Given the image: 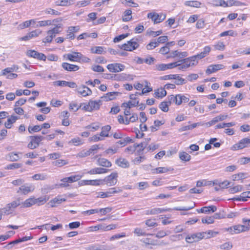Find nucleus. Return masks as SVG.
Here are the masks:
<instances>
[{"mask_svg":"<svg viewBox=\"0 0 250 250\" xmlns=\"http://www.w3.org/2000/svg\"><path fill=\"white\" fill-rule=\"evenodd\" d=\"M41 33H42V31L39 29H37V30L32 31L28 33L29 37H30V38L31 39L34 37H37Z\"/></svg>","mask_w":250,"mask_h":250,"instance_id":"nucleus-59","label":"nucleus"},{"mask_svg":"<svg viewBox=\"0 0 250 250\" xmlns=\"http://www.w3.org/2000/svg\"><path fill=\"white\" fill-rule=\"evenodd\" d=\"M185 5L190 7H199L201 5V3L198 1H187Z\"/></svg>","mask_w":250,"mask_h":250,"instance_id":"nucleus-41","label":"nucleus"},{"mask_svg":"<svg viewBox=\"0 0 250 250\" xmlns=\"http://www.w3.org/2000/svg\"><path fill=\"white\" fill-rule=\"evenodd\" d=\"M132 76L130 75H127L125 73H122L119 74H115L114 77L111 76L112 78H113L114 80L117 81H124L125 80L131 79L132 80V78H130Z\"/></svg>","mask_w":250,"mask_h":250,"instance_id":"nucleus-18","label":"nucleus"},{"mask_svg":"<svg viewBox=\"0 0 250 250\" xmlns=\"http://www.w3.org/2000/svg\"><path fill=\"white\" fill-rule=\"evenodd\" d=\"M97 162L99 165L104 167H109L112 165L110 161L103 158H99Z\"/></svg>","mask_w":250,"mask_h":250,"instance_id":"nucleus-25","label":"nucleus"},{"mask_svg":"<svg viewBox=\"0 0 250 250\" xmlns=\"http://www.w3.org/2000/svg\"><path fill=\"white\" fill-rule=\"evenodd\" d=\"M134 233L137 236H146V235H153V234H146V232H143L142 229L140 228H137L134 229Z\"/></svg>","mask_w":250,"mask_h":250,"instance_id":"nucleus-45","label":"nucleus"},{"mask_svg":"<svg viewBox=\"0 0 250 250\" xmlns=\"http://www.w3.org/2000/svg\"><path fill=\"white\" fill-rule=\"evenodd\" d=\"M39 52L34 50H29L27 51L26 54L30 57L37 59Z\"/></svg>","mask_w":250,"mask_h":250,"instance_id":"nucleus-51","label":"nucleus"},{"mask_svg":"<svg viewBox=\"0 0 250 250\" xmlns=\"http://www.w3.org/2000/svg\"><path fill=\"white\" fill-rule=\"evenodd\" d=\"M118 173L116 172H112L110 175L107 176L103 180L101 184L104 183L107 186L111 187L116 184L117 182Z\"/></svg>","mask_w":250,"mask_h":250,"instance_id":"nucleus-1","label":"nucleus"},{"mask_svg":"<svg viewBox=\"0 0 250 250\" xmlns=\"http://www.w3.org/2000/svg\"><path fill=\"white\" fill-rule=\"evenodd\" d=\"M111 129V126L109 125H106L103 126L102 128V131L100 134V135L102 137H108L109 135L108 132Z\"/></svg>","mask_w":250,"mask_h":250,"instance_id":"nucleus-34","label":"nucleus"},{"mask_svg":"<svg viewBox=\"0 0 250 250\" xmlns=\"http://www.w3.org/2000/svg\"><path fill=\"white\" fill-rule=\"evenodd\" d=\"M32 187L29 186L27 187L25 185L21 186L19 189V190L17 191V193H20V191H21L22 194L26 195L28 193L31 192V191L33 190L34 188H33L32 189H31V188Z\"/></svg>","mask_w":250,"mask_h":250,"instance_id":"nucleus-28","label":"nucleus"},{"mask_svg":"<svg viewBox=\"0 0 250 250\" xmlns=\"http://www.w3.org/2000/svg\"><path fill=\"white\" fill-rule=\"evenodd\" d=\"M32 21L34 22L33 20L26 21L20 24L18 26V28L19 29H22L28 27L31 25Z\"/></svg>","mask_w":250,"mask_h":250,"instance_id":"nucleus-43","label":"nucleus"},{"mask_svg":"<svg viewBox=\"0 0 250 250\" xmlns=\"http://www.w3.org/2000/svg\"><path fill=\"white\" fill-rule=\"evenodd\" d=\"M122 191V189L120 188H110L106 192H100L98 193L97 198H104L109 197L111 196L112 194L119 193Z\"/></svg>","mask_w":250,"mask_h":250,"instance_id":"nucleus-5","label":"nucleus"},{"mask_svg":"<svg viewBox=\"0 0 250 250\" xmlns=\"http://www.w3.org/2000/svg\"><path fill=\"white\" fill-rule=\"evenodd\" d=\"M207 232H198L191 234L192 238H193L195 242L199 241L202 239L206 237Z\"/></svg>","mask_w":250,"mask_h":250,"instance_id":"nucleus-31","label":"nucleus"},{"mask_svg":"<svg viewBox=\"0 0 250 250\" xmlns=\"http://www.w3.org/2000/svg\"><path fill=\"white\" fill-rule=\"evenodd\" d=\"M243 190V187L241 185H237L229 189V192L230 193H235Z\"/></svg>","mask_w":250,"mask_h":250,"instance_id":"nucleus-42","label":"nucleus"},{"mask_svg":"<svg viewBox=\"0 0 250 250\" xmlns=\"http://www.w3.org/2000/svg\"><path fill=\"white\" fill-rule=\"evenodd\" d=\"M147 18L151 19L154 24L163 21L166 18V14L163 13H149L147 14Z\"/></svg>","mask_w":250,"mask_h":250,"instance_id":"nucleus-3","label":"nucleus"},{"mask_svg":"<svg viewBox=\"0 0 250 250\" xmlns=\"http://www.w3.org/2000/svg\"><path fill=\"white\" fill-rule=\"evenodd\" d=\"M19 69L17 65H13L11 67H7L2 70V75H5L6 73H11L13 71H17Z\"/></svg>","mask_w":250,"mask_h":250,"instance_id":"nucleus-39","label":"nucleus"},{"mask_svg":"<svg viewBox=\"0 0 250 250\" xmlns=\"http://www.w3.org/2000/svg\"><path fill=\"white\" fill-rule=\"evenodd\" d=\"M167 94V91H166L165 87H161L160 88L158 89L155 92V97L158 98H163L166 96Z\"/></svg>","mask_w":250,"mask_h":250,"instance_id":"nucleus-30","label":"nucleus"},{"mask_svg":"<svg viewBox=\"0 0 250 250\" xmlns=\"http://www.w3.org/2000/svg\"><path fill=\"white\" fill-rule=\"evenodd\" d=\"M18 118L15 116H11L10 118L7 119L6 122L5 123V126L7 128H11L12 127V124L15 123Z\"/></svg>","mask_w":250,"mask_h":250,"instance_id":"nucleus-29","label":"nucleus"},{"mask_svg":"<svg viewBox=\"0 0 250 250\" xmlns=\"http://www.w3.org/2000/svg\"><path fill=\"white\" fill-rule=\"evenodd\" d=\"M134 39H132L130 41H128L127 43L123 44L121 48L128 51H131L137 49L139 47V44L136 41H134Z\"/></svg>","mask_w":250,"mask_h":250,"instance_id":"nucleus-7","label":"nucleus"},{"mask_svg":"<svg viewBox=\"0 0 250 250\" xmlns=\"http://www.w3.org/2000/svg\"><path fill=\"white\" fill-rule=\"evenodd\" d=\"M214 48L216 50H224L225 48V45L222 42H218L214 45Z\"/></svg>","mask_w":250,"mask_h":250,"instance_id":"nucleus-60","label":"nucleus"},{"mask_svg":"<svg viewBox=\"0 0 250 250\" xmlns=\"http://www.w3.org/2000/svg\"><path fill=\"white\" fill-rule=\"evenodd\" d=\"M80 179L79 175L71 176L69 177L64 178L61 180L63 183H73L78 181Z\"/></svg>","mask_w":250,"mask_h":250,"instance_id":"nucleus-26","label":"nucleus"},{"mask_svg":"<svg viewBox=\"0 0 250 250\" xmlns=\"http://www.w3.org/2000/svg\"><path fill=\"white\" fill-rule=\"evenodd\" d=\"M32 178L35 180H44L47 178L46 175L44 174H36Z\"/></svg>","mask_w":250,"mask_h":250,"instance_id":"nucleus-47","label":"nucleus"},{"mask_svg":"<svg viewBox=\"0 0 250 250\" xmlns=\"http://www.w3.org/2000/svg\"><path fill=\"white\" fill-rule=\"evenodd\" d=\"M72 0H57L55 2L56 5L67 6L72 4Z\"/></svg>","mask_w":250,"mask_h":250,"instance_id":"nucleus-27","label":"nucleus"},{"mask_svg":"<svg viewBox=\"0 0 250 250\" xmlns=\"http://www.w3.org/2000/svg\"><path fill=\"white\" fill-rule=\"evenodd\" d=\"M195 57H190L186 59H182L179 60V63L181 64L183 63L184 65L187 66V68L189 67L191 65H195L194 62L191 63L190 62H195L194 58Z\"/></svg>","mask_w":250,"mask_h":250,"instance_id":"nucleus-19","label":"nucleus"},{"mask_svg":"<svg viewBox=\"0 0 250 250\" xmlns=\"http://www.w3.org/2000/svg\"><path fill=\"white\" fill-rule=\"evenodd\" d=\"M68 226L70 229L78 228L80 226V222L78 221L70 223Z\"/></svg>","mask_w":250,"mask_h":250,"instance_id":"nucleus-62","label":"nucleus"},{"mask_svg":"<svg viewBox=\"0 0 250 250\" xmlns=\"http://www.w3.org/2000/svg\"><path fill=\"white\" fill-rule=\"evenodd\" d=\"M174 79L176 80L175 83L177 85H181L186 83L185 80L177 75H176V77Z\"/></svg>","mask_w":250,"mask_h":250,"instance_id":"nucleus-53","label":"nucleus"},{"mask_svg":"<svg viewBox=\"0 0 250 250\" xmlns=\"http://www.w3.org/2000/svg\"><path fill=\"white\" fill-rule=\"evenodd\" d=\"M33 205H35V202H34L33 198L31 197L21 203V207L29 208Z\"/></svg>","mask_w":250,"mask_h":250,"instance_id":"nucleus-33","label":"nucleus"},{"mask_svg":"<svg viewBox=\"0 0 250 250\" xmlns=\"http://www.w3.org/2000/svg\"><path fill=\"white\" fill-rule=\"evenodd\" d=\"M169 105L167 103V102L163 101L161 102L159 104V108L164 112H167L169 110L168 106Z\"/></svg>","mask_w":250,"mask_h":250,"instance_id":"nucleus-44","label":"nucleus"},{"mask_svg":"<svg viewBox=\"0 0 250 250\" xmlns=\"http://www.w3.org/2000/svg\"><path fill=\"white\" fill-rule=\"evenodd\" d=\"M93 71L97 72H102L104 71V68L99 65H94L92 66Z\"/></svg>","mask_w":250,"mask_h":250,"instance_id":"nucleus-58","label":"nucleus"},{"mask_svg":"<svg viewBox=\"0 0 250 250\" xmlns=\"http://www.w3.org/2000/svg\"><path fill=\"white\" fill-rule=\"evenodd\" d=\"M20 158L19 154L14 152H10L6 156V159L12 162L17 161Z\"/></svg>","mask_w":250,"mask_h":250,"instance_id":"nucleus-32","label":"nucleus"},{"mask_svg":"<svg viewBox=\"0 0 250 250\" xmlns=\"http://www.w3.org/2000/svg\"><path fill=\"white\" fill-rule=\"evenodd\" d=\"M250 144V139L245 138L239 141L237 144H235L231 147V149L233 150H237L243 149L247 147L249 144Z\"/></svg>","mask_w":250,"mask_h":250,"instance_id":"nucleus-8","label":"nucleus"},{"mask_svg":"<svg viewBox=\"0 0 250 250\" xmlns=\"http://www.w3.org/2000/svg\"><path fill=\"white\" fill-rule=\"evenodd\" d=\"M80 29L79 26H70L68 28L67 32V38L70 40H73L75 38V36L74 33L77 32Z\"/></svg>","mask_w":250,"mask_h":250,"instance_id":"nucleus-13","label":"nucleus"},{"mask_svg":"<svg viewBox=\"0 0 250 250\" xmlns=\"http://www.w3.org/2000/svg\"><path fill=\"white\" fill-rule=\"evenodd\" d=\"M102 104V101L101 100H99L98 101L90 100L89 101V105L90 106V108H91L90 109V112L93 110H98Z\"/></svg>","mask_w":250,"mask_h":250,"instance_id":"nucleus-15","label":"nucleus"},{"mask_svg":"<svg viewBox=\"0 0 250 250\" xmlns=\"http://www.w3.org/2000/svg\"><path fill=\"white\" fill-rule=\"evenodd\" d=\"M171 208H152L150 210H146V215L151 214H158L159 213L166 212V211H168L171 210Z\"/></svg>","mask_w":250,"mask_h":250,"instance_id":"nucleus-12","label":"nucleus"},{"mask_svg":"<svg viewBox=\"0 0 250 250\" xmlns=\"http://www.w3.org/2000/svg\"><path fill=\"white\" fill-rule=\"evenodd\" d=\"M66 201V199L64 198H62L61 196L60 195L52 199L48 202V204L51 207H54L56 206V204H60L62 202Z\"/></svg>","mask_w":250,"mask_h":250,"instance_id":"nucleus-16","label":"nucleus"},{"mask_svg":"<svg viewBox=\"0 0 250 250\" xmlns=\"http://www.w3.org/2000/svg\"><path fill=\"white\" fill-rule=\"evenodd\" d=\"M85 185H92V186H99L102 182V180H85L84 181Z\"/></svg>","mask_w":250,"mask_h":250,"instance_id":"nucleus-38","label":"nucleus"},{"mask_svg":"<svg viewBox=\"0 0 250 250\" xmlns=\"http://www.w3.org/2000/svg\"><path fill=\"white\" fill-rule=\"evenodd\" d=\"M115 163L119 167L123 168H127L129 167V163L125 159L120 158L117 159Z\"/></svg>","mask_w":250,"mask_h":250,"instance_id":"nucleus-20","label":"nucleus"},{"mask_svg":"<svg viewBox=\"0 0 250 250\" xmlns=\"http://www.w3.org/2000/svg\"><path fill=\"white\" fill-rule=\"evenodd\" d=\"M214 220L211 216H208L206 218H202V222L203 223L210 224L214 222Z\"/></svg>","mask_w":250,"mask_h":250,"instance_id":"nucleus-63","label":"nucleus"},{"mask_svg":"<svg viewBox=\"0 0 250 250\" xmlns=\"http://www.w3.org/2000/svg\"><path fill=\"white\" fill-rule=\"evenodd\" d=\"M67 59L72 62H80V59L82 57V54L80 52H73L66 55Z\"/></svg>","mask_w":250,"mask_h":250,"instance_id":"nucleus-11","label":"nucleus"},{"mask_svg":"<svg viewBox=\"0 0 250 250\" xmlns=\"http://www.w3.org/2000/svg\"><path fill=\"white\" fill-rule=\"evenodd\" d=\"M22 164L20 163H13L9 164L6 166V169H14L21 167Z\"/></svg>","mask_w":250,"mask_h":250,"instance_id":"nucleus-49","label":"nucleus"},{"mask_svg":"<svg viewBox=\"0 0 250 250\" xmlns=\"http://www.w3.org/2000/svg\"><path fill=\"white\" fill-rule=\"evenodd\" d=\"M195 206V204L193 203L191 206L189 207H176L174 208V209L175 210H180V211H187L191 209H192L194 208Z\"/></svg>","mask_w":250,"mask_h":250,"instance_id":"nucleus-46","label":"nucleus"},{"mask_svg":"<svg viewBox=\"0 0 250 250\" xmlns=\"http://www.w3.org/2000/svg\"><path fill=\"white\" fill-rule=\"evenodd\" d=\"M179 158L182 161L188 162L190 160L191 156L187 152L183 151L179 153Z\"/></svg>","mask_w":250,"mask_h":250,"instance_id":"nucleus-36","label":"nucleus"},{"mask_svg":"<svg viewBox=\"0 0 250 250\" xmlns=\"http://www.w3.org/2000/svg\"><path fill=\"white\" fill-rule=\"evenodd\" d=\"M90 51L92 53L102 54L104 51V47L103 46L92 47L91 48Z\"/></svg>","mask_w":250,"mask_h":250,"instance_id":"nucleus-35","label":"nucleus"},{"mask_svg":"<svg viewBox=\"0 0 250 250\" xmlns=\"http://www.w3.org/2000/svg\"><path fill=\"white\" fill-rule=\"evenodd\" d=\"M224 68L223 64H211L210 65L206 71V73L208 74L214 73L218 70L222 69Z\"/></svg>","mask_w":250,"mask_h":250,"instance_id":"nucleus-10","label":"nucleus"},{"mask_svg":"<svg viewBox=\"0 0 250 250\" xmlns=\"http://www.w3.org/2000/svg\"><path fill=\"white\" fill-rule=\"evenodd\" d=\"M128 36V34H122L114 38L113 40V42H118L121 41V40L124 39L126 37H127Z\"/></svg>","mask_w":250,"mask_h":250,"instance_id":"nucleus-57","label":"nucleus"},{"mask_svg":"<svg viewBox=\"0 0 250 250\" xmlns=\"http://www.w3.org/2000/svg\"><path fill=\"white\" fill-rule=\"evenodd\" d=\"M42 129V127L40 125H36L33 127L29 126L28 127V131L32 133L33 132H37L40 131Z\"/></svg>","mask_w":250,"mask_h":250,"instance_id":"nucleus-48","label":"nucleus"},{"mask_svg":"<svg viewBox=\"0 0 250 250\" xmlns=\"http://www.w3.org/2000/svg\"><path fill=\"white\" fill-rule=\"evenodd\" d=\"M62 66L64 70L68 71H76L80 68L78 65L70 64L67 62H63Z\"/></svg>","mask_w":250,"mask_h":250,"instance_id":"nucleus-14","label":"nucleus"},{"mask_svg":"<svg viewBox=\"0 0 250 250\" xmlns=\"http://www.w3.org/2000/svg\"><path fill=\"white\" fill-rule=\"evenodd\" d=\"M107 68L110 72L116 73L123 71L125 68V66L120 63H114L108 64Z\"/></svg>","mask_w":250,"mask_h":250,"instance_id":"nucleus-9","label":"nucleus"},{"mask_svg":"<svg viewBox=\"0 0 250 250\" xmlns=\"http://www.w3.org/2000/svg\"><path fill=\"white\" fill-rule=\"evenodd\" d=\"M44 12L45 13L47 14H51L54 15H60L61 14V13L58 11H56L50 8H47Z\"/></svg>","mask_w":250,"mask_h":250,"instance_id":"nucleus-55","label":"nucleus"},{"mask_svg":"<svg viewBox=\"0 0 250 250\" xmlns=\"http://www.w3.org/2000/svg\"><path fill=\"white\" fill-rule=\"evenodd\" d=\"M72 143L74 144L75 146H79L82 144L81 142V140L79 137H76L72 139L71 141L69 142V144Z\"/></svg>","mask_w":250,"mask_h":250,"instance_id":"nucleus-61","label":"nucleus"},{"mask_svg":"<svg viewBox=\"0 0 250 250\" xmlns=\"http://www.w3.org/2000/svg\"><path fill=\"white\" fill-rule=\"evenodd\" d=\"M153 173H163L167 172L168 171L170 170V168H168L165 167H159L153 169Z\"/></svg>","mask_w":250,"mask_h":250,"instance_id":"nucleus-37","label":"nucleus"},{"mask_svg":"<svg viewBox=\"0 0 250 250\" xmlns=\"http://www.w3.org/2000/svg\"><path fill=\"white\" fill-rule=\"evenodd\" d=\"M68 163V161L65 160H58L52 162V164L58 167H61Z\"/></svg>","mask_w":250,"mask_h":250,"instance_id":"nucleus-40","label":"nucleus"},{"mask_svg":"<svg viewBox=\"0 0 250 250\" xmlns=\"http://www.w3.org/2000/svg\"><path fill=\"white\" fill-rule=\"evenodd\" d=\"M34 200V202H35V204H37L38 206H41L45 204L49 199V197L47 196H43L40 197L38 198H35V197H33Z\"/></svg>","mask_w":250,"mask_h":250,"instance_id":"nucleus-22","label":"nucleus"},{"mask_svg":"<svg viewBox=\"0 0 250 250\" xmlns=\"http://www.w3.org/2000/svg\"><path fill=\"white\" fill-rule=\"evenodd\" d=\"M147 145V143L142 142L139 144L135 143V146L136 148L137 147H140V148L137 150L136 152V155H140L143 154V151L144 150L145 148L146 147V146Z\"/></svg>","mask_w":250,"mask_h":250,"instance_id":"nucleus-24","label":"nucleus"},{"mask_svg":"<svg viewBox=\"0 0 250 250\" xmlns=\"http://www.w3.org/2000/svg\"><path fill=\"white\" fill-rule=\"evenodd\" d=\"M31 139L30 142L28 144L27 147L31 149H34L39 146L40 142L44 139V137L42 136H30Z\"/></svg>","mask_w":250,"mask_h":250,"instance_id":"nucleus-2","label":"nucleus"},{"mask_svg":"<svg viewBox=\"0 0 250 250\" xmlns=\"http://www.w3.org/2000/svg\"><path fill=\"white\" fill-rule=\"evenodd\" d=\"M77 91L83 97L90 95L92 94L91 89L85 85H83L82 87L78 88Z\"/></svg>","mask_w":250,"mask_h":250,"instance_id":"nucleus-17","label":"nucleus"},{"mask_svg":"<svg viewBox=\"0 0 250 250\" xmlns=\"http://www.w3.org/2000/svg\"><path fill=\"white\" fill-rule=\"evenodd\" d=\"M158 43L156 41L151 42L146 46L147 50H152L158 46Z\"/></svg>","mask_w":250,"mask_h":250,"instance_id":"nucleus-54","label":"nucleus"},{"mask_svg":"<svg viewBox=\"0 0 250 250\" xmlns=\"http://www.w3.org/2000/svg\"><path fill=\"white\" fill-rule=\"evenodd\" d=\"M249 230V227L243 225H235L227 229V230L229 231L231 234L239 233L241 232L248 231Z\"/></svg>","mask_w":250,"mask_h":250,"instance_id":"nucleus-6","label":"nucleus"},{"mask_svg":"<svg viewBox=\"0 0 250 250\" xmlns=\"http://www.w3.org/2000/svg\"><path fill=\"white\" fill-rule=\"evenodd\" d=\"M80 109H82L84 111H89L90 112V107L89 105V103L88 104H85L84 103H82L79 106Z\"/></svg>","mask_w":250,"mask_h":250,"instance_id":"nucleus-64","label":"nucleus"},{"mask_svg":"<svg viewBox=\"0 0 250 250\" xmlns=\"http://www.w3.org/2000/svg\"><path fill=\"white\" fill-rule=\"evenodd\" d=\"M20 205L21 199L20 198H18L11 203L7 204L6 207L3 208V210L5 213L9 214L11 213V211Z\"/></svg>","mask_w":250,"mask_h":250,"instance_id":"nucleus-4","label":"nucleus"},{"mask_svg":"<svg viewBox=\"0 0 250 250\" xmlns=\"http://www.w3.org/2000/svg\"><path fill=\"white\" fill-rule=\"evenodd\" d=\"M232 244L230 242H226L220 246V248L222 250H230L232 248Z\"/></svg>","mask_w":250,"mask_h":250,"instance_id":"nucleus-50","label":"nucleus"},{"mask_svg":"<svg viewBox=\"0 0 250 250\" xmlns=\"http://www.w3.org/2000/svg\"><path fill=\"white\" fill-rule=\"evenodd\" d=\"M109 170L104 168L96 167L91 169L87 173L90 174H102L107 172Z\"/></svg>","mask_w":250,"mask_h":250,"instance_id":"nucleus-23","label":"nucleus"},{"mask_svg":"<svg viewBox=\"0 0 250 250\" xmlns=\"http://www.w3.org/2000/svg\"><path fill=\"white\" fill-rule=\"evenodd\" d=\"M206 232H207V233L205 235L206 237L205 238L207 239L211 237H214L218 234V231H214L211 230H209L208 231H206Z\"/></svg>","mask_w":250,"mask_h":250,"instance_id":"nucleus-56","label":"nucleus"},{"mask_svg":"<svg viewBox=\"0 0 250 250\" xmlns=\"http://www.w3.org/2000/svg\"><path fill=\"white\" fill-rule=\"evenodd\" d=\"M119 93L118 92H108L105 96L101 97V99H104L105 101H111L115 98V96H118Z\"/></svg>","mask_w":250,"mask_h":250,"instance_id":"nucleus-21","label":"nucleus"},{"mask_svg":"<svg viewBox=\"0 0 250 250\" xmlns=\"http://www.w3.org/2000/svg\"><path fill=\"white\" fill-rule=\"evenodd\" d=\"M62 24H58L56 25V26L53 29L49 30V32L55 35L59 34L61 31L59 30V28H62Z\"/></svg>","mask_w":250,"mask_h":250,"instance_id":"nucleus-52","label":"nucleus"}]
</instances>
